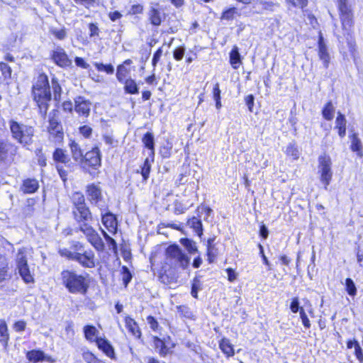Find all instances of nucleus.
Returning a JSON list of instances; mask_svg holds the SVG:
<instances>
[{"instance_id": "49", "label": "nucleus", "mask_w": 363, "mask_h": 363, "mask_svg": "<svg viewBox=\"0 0 363 363\" xmlns=\"http://www.w3.org/2000/svg\"><path fill=\"white\" fill-rule=\"evenodd\" d=\"M121 275H122V280L123 282V284L125 287L128 286V284L132 280L133 276L129 270V269L126 266H123L121 268Z\"/></svg>"}, {"instance_id": "38", "label": "nucleus", "mask_w": 363, "mask_h": 363, "mask_svg": "<svg viewBox=\"0 0 363 363\" xmlns=\"http://www.w3.org/2000/svg\"><path fill=\"white\" fill-rule=\"evenodd\" d=\"M125 91L128 94H135L138 93V87L135 80L129 78L123 82Z\"/></svg>"}, {"instance_id": "40", "label": "nucleus", "mask_w": 363, "mask_h": 363, "mask_svg": "<svg viewBox=\"0 0 363 363\" xmlns=\"http://www.w3.org/2000/svg\"><path fill=\"white\" fill-rule=\"evenodd\" d=\"M130 69L124 65H121L117 68L116 78L120 82H123L125 79H128Z\"/></svg>"}, {"instance_id": "36", "label": "nucleus", "mask_w": 363, "mask_h": 363, "mask_svg": "<svg viewBox=\"0 0 363 363\" xmlns=\"http://www.w3.org/2000/svg\"><path fill=\"white\" fill-rule=\"evenodd\" d=\"M9 335L6 323L4 320H0V342L4 347H6Z\"/></svg>"}, {"instance_id": "48", "label": "nucleus", "mask_w": 363, "mask_h": 363, "mask_svg": "<svg viewBox=\"0 0 363 363\" xmlns=\"http://www.w3.org/2000/svg\"><path fill=\"white\" fill-rule=\"evenodd\" d=\"M345 290L350 296H354L357 294L355 284L351 278L345 279Z\"/></svg>"}, {"instance_id": "20", "label": "nucleus", "mask_w": 363, "mask_h": 363, "mask_svg": "<svg viewBox=\"0 0 363 363\" xmlns=\"http://www.w3.org/2000/svg\"><path fill=\"white\" fill-rule=\"evenodd\" d=\"M346 124L347 121L343 114L338 112L337 116L335 120V128L338 130V135L340 138H343L346 135Z\"/></svg>"}, {"instance_id": "14", "label": "nucleus", "mask_w": 363, "mask_h": 363, "mask_svg": "<svg viewBox=\"0 0 363 363\" xmlns=\"http://www.w3.org/2000/svg\"><path fill=\"white\" fill-rule=\"evenodd\" d=\"M91 102L82 96H79L75 99V111L84 116H88L91 109Z\"/></svg>"}, {"instance_id": "29", "label": "nucleus", "mask_w": 363, "mask_h": 363, "mask_svg": "<svg viewBox=\"0 0 363 363\" xmlns=\"http://www.w3.org/2000/svg\"><path fill=\"white\" fill-rule=\"evenodd\" d=\"M230 62L234 69H238L241 64L240 55L237 46H234L230 52Z\"/></svg>"}, {"instance_id": "18", "label": "nucleus", "mask_w": 363, "mask_h": 363, "mask_svg": "<svg viewBox=\"0 0 363 363\" xmlns=\"http://www.w3.org/2000/svg\"><path fill=\"white\" fill-rule=\"evenodd\" d=\"M258 7V13H262L264 11H274L276 6H279V4L273 1L264 0H256L254 3V8Z\"/></svg>"}, {"instance_id": "59", "label": "nucleus", "mask_w": 363, "mask_h": 363, "mask_svg": "<svg viewBox=\"0 0 363 363\" xmlns=\"http://www.w3.org/2000/svg\"><path fill=\"white\" fill-rule=\"evenodd\" d=\"M160 153L164 158H169L172 153V145H167L162 147Z\"/></svg>"}, {"instance_id": "4", "label": "nucleus", "mask_w": 363, "mask_h": 363, "mask_svg": "<svg viewBox=\"0 0 363 363\" xmlns=\"http://www.w3.org/2000/svg\"><path fill=\"white\" fill-rule=\"evenodd\" d=\"M337 2L342 28L347 32V44L350 51H354L355 50V41L349 33L353 25V15L351 9L347 4V0H337Z\"/></svg>"}, {"instance_id": "62", "label": "nucleus", "mask_w": 363, "mask_h": 363, "mask_svg": "<svg viewBox=\"0 0 363 363\" xmlns=\"http://www.w3.org/2000/svg\"><path fill=\"white\" fill-rule=\"evenodd\" d=\"M60 254L62 257H65L68 258L69 259L74 260V257H75V255L77 254V252H72L66 248L61 249L59 251Z\"/></svg>"}, {"instance_id": "57", "label": "nucleus", "mask_w": 363, "mask_h": 363, "mask_svg": "<svg viewBox=\"0 0 363 363\" xmlns=\"http://www.w3.org/2000/svg\"><path fill=\"white\" fill-rule=\"evenodd\" d=\"M299 314L303 326L307 329L310 328L311 322L303 308H301Z\"/></svg>"}, {"instance_id": "50", "label": "nucleus", "mask_w": 363, "mask_h": 363, "mask_svg": "<svg viewBox=\"0 0 363 363\" xmlns=\"http://www.w3.org/2000/svg\"><path fill=\"white\" fill-rule=\"evenodd\" d=\"M177 311L179 315L184 318L191 319L194 317L193 313L186 306H177Z\"/></svg>"}, {"instance_id": "16", "label": "nucleus", "mask_w": 363, "mask_h": 363, "mask_svg": "<svg viewBox=\"0 0 363 363\" xmlns=\"http://www.w3.org/2000/svg\"><path fill=\"white\" fill-rule=\"evenodd\" d=\"M95 342L101 350L111 359L115 357L114 349L110 342L102 337H96Z\"/></svg>"}, {"instance_id": "31", "label": "nucleus", "mask_w": 363, "mask_h": 363, "mask_svg": "<svg viewBox=\"0 0 363 363\" xmlns=\"http://www.w3.org/2000/svg\"><path fill=\"white\" fill-rule=\"evenodd\" d=\"M154 345L155 350L160 354L162 356H165L169 352V348L167 347L164 342L157 337H154Z\"/></svg>"}, {"instance_id": "26", "label": "nucleus", "mask_w": 363, "mask_h": 363, "mask_svg": "<svg viewBox=\"0 0 363 363\" xmlns=\"http://www.w3.org/2000/svg\"><path fill=\"white\" fill-rule=\"evenodd\" d=\"M70 149L72 155V158L78 162H83L84 161V156L82 151L79 147V145L75 143L74 141H72L70 143Z\"/></svg>"}, {"instance_id": "7", "label": "nucleus", "mask_w": 363, "mask_h": 363, "mask_svg": "<svg viewBox=\"0 0 363 363\" xmlns=\"http://www.w3.org/2000/svg\"><path fill=\"white\" fill-rule=\"evenodd\" d=\"M91 221L82 222L79 224V230L85 235L87 241L99 252L105 250V245L99 233L91 225Z\"/></svg>"}, {"instance_id": "35", "label": "nucleus", "mask_w": 363, "mask_h": 363, "mask_svg": "<svg viewBox=\"0 0 363 363\" xmlns=\"http://www.w3.org/2000/svg\"><path fill=\"white\" fill-rule=\"evenodd\" d=\"M57 169L61 179L63 182L71 179V176H69V174L71 173V167L69 164H67L66 165L57 164Z\"/></svg>"}, {"instance_id": "15", "label": "nucleus", "mask_w": 363, "mask_h": 363, "mask_svg": "<svg viewBox=\"0 0 363 363\" xmlns=\"http://www.w3.org/2000/svg\"><path fill=\"white\" fill-rule=\"evenodd\" d=\"M16 152V147L11 143H0V160H12L13 156Z\"/></svg>"}, {"instance_id": "41", "label": "nucleus", "mask_w": 363, "mask_h": 363, "mask_svg": "<svg viewBox=\"0 0 363 363\" xmlns=\"http://www.w3.org/2000/svg\"><path fill=\"white\" fill-rule=\"evenodd\" d=\"M98 330L94 325H87L84 327L85 338L89 341H95Z\"/></svg>"}, {"instance_id": "23", "label": "nucleus", "mask_w": 363, "mask_h": 363, "mask_svg": "<svg viewBox=\"0 0 363 363\" xmlns=\"http://www.w3.org/2000/svg\"><path fill=\"white\" fill-rule=\"evenodd\" d=\"M10 277L9 274V262L5 256L0 254V282Z\"/></svg>"}, {"instance_id": "51", "label": "nucleus", "mask_w": 363, "mask_h": 363, "mask_svg": "<svg viewBox=\"0 0 363 363\" xmlns=\"http://www.w3.org/2000/svg\"><path fill=\"white\" fill-rule=\"evenodd\" d=\"M52 88L53 90L55 100L59 101L60 99L62 89L55 78L52 79Z\"/></svg>"}, {"instance_id": "39", "label": "nucleus", "mask_w": 363, "mask_h": 363, "mask_svg": "<svg viewBox=\"0 0 363 363\" xmlns=\"http://www.w3.org/2000/svg\"><path fill=\"white\" fill-rule=\"evenodd\" d=\"M335 108L331 101H328L324 106L322 114L327 121H331L334 117Z\"/></svg>"}, {"instance_id": "60", "label": "nucleus", "mask_w": 363, "mask_h": 363, "mask_svg": "<svg viewBox=\"0 0 363 363\" xmlns=\"http://www.w3.org/2000/svg\"><path fill=\"white\" fill-rule=\"evenodd\" d=\"M299 300L298 297H295L292 299L291 304H290V309L291 311L296 313L297 312L300 313V309L301 307L299 306Z\"/></svg>"}, {"instance_id": "58", "label": "nucleus", "mask_w": 363, "mask_h": 363, "mask_svg": "<svg viewBox=\"0 0 363 363\" xmlns=\"http://www.w3.org/2000/svg\"><path fill=\"white\" fill-rule=\"evenodd\" d=\"M36 157H38V162L40 166L45 167L46 166V157L43 155L41 149H38L35 151Z\"/></svg>"}, {"instance_id": "24", "label": "nucleus", "mask_w": 363, "mask_h": 363, "mask_svg": "<svg viewBox=\"0 0 363 363\" xmlns=\"http://www.w3.org/2000/svg\"><path fill=\"white\" fill-rule=\"evenodd\" d=\"M53 160L58 163L57 164L66 165L67 164H70L69 156L60 148L56 149L54 152Z\"/></svg>"}, {"instance_id": "28", "label": "nucleus", "mask_w": 363, "mask_h": 363, "mask_svg": "<svg viewBox=\"0 0 363 363\" xmlns=\"http://www.w3.org/2000/svg\"><path fill=\"white\" fill-rule=\"evenodd\" d=\"M350 147L352 151L356 152L358 156H362L363 147L360 139L358 138V135L356 133H354L351 137Z\"/></svg>"}, {"instance_id": "53", "label": "nucleus", "mask_w": 363, "mask_h": 363, "mask_svg": "<svg viewBox=\"0 0 363 363\" xmlns=\"http://www.w3.org/2000/svg\"><path fill=\"white\" fill-rule=\"evenodd\" d=\"M50 33L58 40H64L67 37V31L65 28L57 29L52 28L50 29Z\"/></svg>"}, {"instance_id": "10", "label": "nucleus", "mask_w": 363, "mask_h": 363, "mask_svg": "<svg viewBox=\"0 0 363 363\" xmlns=\"http://www.w3.org/2000/svg\"><path fill=\"white\" fill-rule=\"evenodd\" d=\"M52 59L55 63L61 67H69L72 60L68 57L65 50L61 47H57L52 52Z\"/></svg>"}, {"instance_id": "6", "label": "nucleus", "mask_w": 363, "mask_h": 363, "mask_svg": "<svg viewBox=\"0 0 363 363\" xmlns=\"http://www.w3.org/2000/svg\"><path fill=\"white\" fill-rule=\"evenodd\" d=\"M9 127L13 138L23 145L32 143L34 130L32 126L19 123L13 120L10 121Z\"/></svg>"}, {"instance_id": "52", "label": "nucleus", "mask_w": 363, "mask_h": 363, "mask_svg": "<svg viewBox=\"0 0 363 363\" xmlns=\"http://www.w3.org/2000/svg\"><path fill=\"white\" fill-rule=\"evenodd\" d=\"M286 154L291 156L294 160H297L299 157V152L296 146L293 144H289L286 150Z\"/></svg>"}, {"instance_id": "11", "label": "nucleus", "mask_w": 363, "mask_h": 363, "mask_svg": "<svg viewBox=\"0 0 363 363\" xmlns=\"http://www.w3.org/2000/svg\"><path fill=\"white\" fill-rule=\"evenodd\" d=\"M84 163L94 168L101 165V155L98 147L93 148L91 151L87 152L84 156Z\"/></svg>"}, {"instance_id": "55", "label": "nucleus", "mask_w": 363, "mask_h": 363, "mask_svg": "<svg viewBox=\"0 0 363 363\" xmlns=\"http://www.w3.org/2000/svg\"><path fill=\"white\" fill-rule=\"evenodd\" d=\"M237 13V10L235 8H230L225 11L223 12L221 16V19L223 20H233L234 18L235 14Z\"/></svg>"}, {"instance_id": "64", "label": "nucleus", "mask_w": 363, "mask_h": 363, "mask_svg": "<svg viewBox=\"0 0 363 363\" xmlns=\"http://www.w3.org/2000/svg\"><path fill=\"white\" fill-rule=\"evenodd\" d=\"M354 354L360 362H363V351L359 343H356Z\"/></svg>"}, {"instance_id": "21", "label": "nucleus", "mask_w": 363, "mask_h": 363, "mask_svg": "<svg viewBox=\"0 0 363 363\" xmlns=\"http://www.w3.org/2000/svg\"><path fill=\"white\" fill-rule=\"evenodd\" d=\"M219 348L228 357H233L235 354L233 345L228 338L223 337L220 340Z\"/></svg>"}, {"instance_id": "1", "label": "nucleus", "mask_w": 363, "mask_h": 363, "mask_svg": "<svg viewBox=\"0 0 363 363\" xmlns=\"http://www.w3.org/2000/svg\"><path fill=\"white\" fill-rule=\"evenodd\" d=\"M190 257L177 244L169 245L164 252V268L168 267V271L172 273L181 272L189 269ZM167 270L164 269V274L160 277L163 283L169 282Z\"/></svg>"}, {"instance_id": "3", "label": "nucleus", "mask_w": 363, "mask_h": 363, "mask_svg": "<svg viewBox=\"0 0 363 363\" xmlns=\"http://www.w3.org/2000/svg\"><path fill=\"white\" fill-rule=\"evenodd\" d=\"M33 94L40 113L45 116L47 113L48 102L51 99L48 79L45 74L38 76L33 86Z\"/></svg>"}, {"instance_id": "30", "label": "nucleus", "mask_w": 363, "mask_h": 363, "mask_svg": "<svg viewBox=\"0 0 363 363\" xmlns=\"http://www.w3.org/2000/svg\"><path fill=\"white\" fill-rule=\"evenodd\" d=\"M26 357L32 363H36L45 359V355L43 351L35 350L28 352Z\"/></svg>"}, {"instance_id": "13", "label": "nucleus", "mask_w": 363, "mask_h": 363, "mask_svg": "<svg viewBox=\"0 0 363 363\" xmlns=\"http://www.w3.org/2000/svg\"><path fill=\"white\" fill-rule=\"evenodd\" d=\"M318 56L320 60L323 61V66L328 68L330 62V55L321 33H320L318 39Z\"/></svg>"}, {"instance_id": "47", "label": "nucleus", "mask_w": 363, "mask_h": 363, "mask_svg": "<svg viewBox=\"0 0 363 363\" xmlns=\"http://www.w3.org/2000/svg\"><path fill=\"white\" fill-rule=\"evenodd\" d=\"M38 188V183H23L20 189L24 194H32Z\"/></svg>"}, {"instance_id": "32", "label": "nucleus", "mask_w": 363, "mask_h": 363, "mask_svg": "<svg viewBox=\"0 0 363 363\" xmlns=\"http://www.w3.org/2000/svg\"><path fill=\"white\" fill-rule=\"evenodd\" d=\"M188 225L201 236L203 234V225L201 219L194 216L187 221Z\"/></svg>"}, {"instance_id": "9", "label": "nucleus", "mask_w": 363, "mask_h": 363, "mask_svg": "<svg viewBox=\"0 0 363 363\" xmlns=\"http://www.w3.org/2000/svg\"><path fill=\"white\" fill-rule=\"evenodd\" d=\"M74 261L77 262L85 268L95 267L94 253L91 250H85L83 252H77Z\"/></svg>"}, {"instance_id": "33", "label": "nucleus", "mask_w": 363, "mask_h": 363, "mask_svg": "<svg viewBox=\"0 0 363 363\" xmlns=\"http://www.w3.org/2000/svg\"><path fill=\"white\" fill-rule=\"evenodd\" d=\"M214 240L215 238H210L208 240L207 256L208 261L209 263H212L214 262L218 254V250L213 245Z\"/></svg>"}, {"instance_id": "25", "label": "nucleus", "mask_w": 363, "mask_h": 363, "mask_svg": "<svg viewBox=\"0 0 363 363\" xmlns=\"http://www.w3.org/2000/svg\"><path fill=\"white\" fill-rule=\"evenodd\" d=\"M48 131L50 134L59 135L60 138H62V133H61V125L59 123L57 118L55 116L50 118L49 119V126L48 128Z\"/></svg>"}, {"instance_id": "56", "label": "nucleus", "mask_w": 363, "mask_h": 363, "mask_svg": "<svg viewBox=\"0 0 363 363\" xmlns=\"http://www.w3.org/2000/svg\"><path fill=\"white\" fill-rule=\"evenodd\" d=\"M185 50L186 49L184 46L177 48L173 52V57L174 60L177 61L182 60L184 57Z\"/></svg>"}, {"instance_id": "12", "label": "nucleus", "mask_w": 363, "mask_h": 363, "mask_svg": "<svg viewBox=\"0 0 363 363\" xmlns=\"http://www.w3.org/2000/svg\"><path fill=\"white\" fill-rule=\"evenodd\" d=\"M102 223L105 228L112 234H116L118 230V221L115 215L111 213L102 216Z\"/></svg>"}, {"instance_id": "2", "label": "nucleus", "mask_w": 363, "mask_h": 363, "mask_svg": "<svg viewBox=\"0 0 363 363\" xmlns=\"http://www.w3.org/2000/svg\"><path fill=\"white\" fill-rule=\"evenodd\" d=\"M62 284L72 294L85 295L90 285V279L88 274H77L74 270H63L60 273Z\"/></svg>"}, {"instance_id": "37", "label": "nucleus", "mask_w": 363, "mask_h": 363, "mask_svg": "<svg viewBox=\"0 0 363 363\" xmlns=\"http://www.w3.org/2000/svg\"><path fill=\"white\" fill-rule=\"evenodd\" d=\"M180 242L190 255H194L198 252L196 244L192 240L189 238H182L180 240Z\"/></svg>"}, {"instance_id": "61", "label": "nucleus", "mask_w": 363, "mask_h": 363, "mask_svg": "<svg viewBox=\"0 0 363 363\" xmlns=\"http://www.w3.org/2000/svg\"><path fill=\"white\" fill-rule=\"evenodd\" d=\"M147 323L149 324L150 328L154 331H157L159 329V323L157 320L152 315H149L147 318Z\"/></svg>"}, {"instance_id": "42", "label": "nucleus", "mask_w": 363, "mask_h": 363, "mask_svg": "<svg viewBox=\"0 0 363 363\" xmlns=\"http://www.w3.org/2000/svg\"><path fill=\"white\" fill-rule=\"evenodd\" d=\"M149 18L151 23L154 26H159L162 22L161 13L159 10L152 8L149 13Z\"/></svg>"}, {"instance_id": "5", "label": "nucleus", "mask_w": 363, "mask_h": 363, "mask_svg": "<svg viewBox=\"0 0 363 363\" xmlns=\"http://www.w3.org/2000/svg\"><path fill=\"white\" fill-rule=\"evenodd\" d=\"M74 208L72 213L77 223L85 221H92L93 218L89 208L85 203L84 195L79 192H75L72 195Z\"/></svg>"}, {"instance_id": "22", "label": "nucleus", "mask_w": 363, "mask_h": 363, "mask_svg": "<svg viewBox=\"0 0 363 363\" xmlns=\"http://www.w3.org/2000/svg\"><path fill=\"white\" fill-rule=\"evenodd\" d=\"M125 327L128 331L137 337L141 335L140 330L138 328L137 323L130 317L126 316L125 318Z\"/></svg>"}, {"instance_id": "45", "label": "nucleus", "mask_w": 363, "mask_h": 363, "mask_svg": "<svg viewBox=\"0 0 363 363\" xmlns=\"http://www.w3.org/2000/svg\"><path fill=\"white\" fill-rule=\"evenodd\" d=\"M153 161H154V157H152V159H150V157H147V158L145 159V160L144 162V164H143V167H142V172H141V174H142V176H143L144 180H146L148 178V176L150 174V167H151V163L153 162Z\"/></svg>"}, {"instance_id": "46", "label": "nucleus", "mask_w": 363, "mask_h": 363, "mask_svg": "<svg viewBox=\"0 0 363 363\" xmlns=\"http://www.w3.org/2000/svg\"><path fill=\"white\" fill-rule=\"evenodd\" d=\"M16 264L17 267L28 264L26 252V249L23 247L18 250V254L16 255Z\"/></svg>"}, {"instance_id": "63", "label": "nucleus", "mask_w": 363, "mask_h": 363, "mask_svg": "<svg viewBox=\"0 0 363 363\" xmlns=\"http://www.w3.org/2000/svg\"><path fill=\"white\" fill-rule=\"evenodd\" d=\"M79 133L84 137V138H89L92 133V128L88 125H83L79 128Z\"/></svg>"}, {"instance_id": "8", "label": "nucleus", "mask_w": 363, "mask_h": 363, "mask_svg": "<svg viewBox=\"0 0 363 363\" xmlns=\"http://www.w3.org/2000/svg\"><path fill=\"white\" fill-rule=\"evenodd\" d=\"M332 161L330 157L324 153L318 157V169L323 182H329L332 178Z\"/></svg>"}, {"instance_id": "43", "label": "nucleus", "mask_w": 363, "mask_h": 363, "mask_svg": "<svg viewBox=\"0 0 363 363\" xmlns=\"http://www.w3.org/2000/svg\"><path fill=\"white\" fill-rule=\"evenodd\" d=\"M100 230L104 239L106 240L108 244L109 250H112L114 253H116L118 247L116 240L113 238H112L104 229L100 228Z\"/></svg>"}, {"instance_id": "54", "label": "nucleus", "mask_w": 363, "mask_h": 363, "mask_svg": "<svg viewBox=\"0 0 363 363\" xmlns=\"http://www.w3.org/2000/svg\"><path fill=\"white\" fill-rule=\"evenodd\" d=\"M286 2L293 7L303 9L308 5V0H286Z\"/></svg>"}, {"instance_id": "27", "label": "nucleus", "mask_w": 363, "mask_h": 363, "mask_svg": "<svg viewBox=\"0 0 363 363\" xmlns=\"http://www.w3.org/2000/svg\"><path fill=\"white\" fill-rule=\"evenodd\" d=\"M17 269L20 276L26 283L29 284L34 281V279L30 274L28 264L18 267Z\"/></svg>"}, {"instance_id": "34", "label": "nucleus", "mask_w": 363, "mask_h": 363, "mask_svg": "<svg viewBox=\"0 0 363 363\" xmlns=\"http://www.w3.org/2000/svg\"><path fill=\"white\" fill-rule=\"evenodd\" d=\"M174 213L179 215L186 212L193 203H189L188 202H184L182 201L176 200L174 203Z\"/></svg>"}, {"instance_id": "44", "label": "nucleus", "mask_w": 363, "mask_h": 363, "mask_svg": "<svg viewBox=\"0 0 363 363\" xmlns=\"http://www.w3.org/2000/svg\"><path fill=\"white\" fill-rule=\"evenodd\" d=\"M201 289H202V283L200 281L199 277H194L192 281V284H191V296L194 298H198V292H199V291H200Z\"/></svg>"}, {"instance_id": "17", "label": "nucleus", "mask_w": 363, "mask_h": 363, "mask_svg": "<svg viewBox=\"0 0 363 363\" xmlns=\"http://www.w3.org/2000/svg\"><path fill=\"white\" fill-rule=\"evenodd\" d=\"M142 142L145 147L149 150L147 157H155V139L152 133L147 132L142 138Z\"/></svg>"}, {"instance_id": "19", "label": "nucleus", "mask_w": 363, "mask_h": 363, "mask_svg": "<svg viewBox=\"0 0 363 363\" xmlns=\"http://www.w3.org/2000/svg\"><path fill=\"white\" fill-rule=\"evenodd\" d=\"M87 195L92 203L96 204L101 199V191L94 184H91L87 186Z\"/></svg>"}]
</instances>
